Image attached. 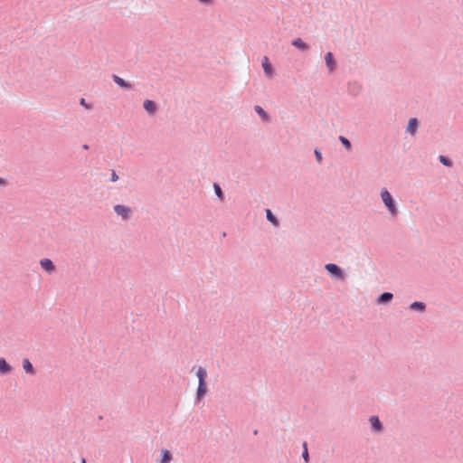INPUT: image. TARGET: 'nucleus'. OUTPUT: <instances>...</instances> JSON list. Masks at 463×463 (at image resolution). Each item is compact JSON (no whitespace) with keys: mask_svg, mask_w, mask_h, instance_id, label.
I'll list each match as a JSON object with an SVG mask.
<instances>
[{"mask_svg":"<svg viewBox=\"0 0 463 463\" xmlns=\"http://www.w3.org/2000/svg\"><path fill=\"white\" fill-rule=\"evenodd\" d=\"M393 298V294L391 292H383L376 299L377 304L384 305L391 302Z\"/></svg>","mask_w":463,"mask_h":463,"instance_id":"9d476101","label":"nucleus"},{"mask_svg":"<svg viewBox=\"0 0 463 463\" xmlns=\"http://www.w3.org/2000/svg\"><path fill=\"white\" fill-rule=\"evenodd\" d=\"M418 128L419 120L416 118H411L409 119L406 131L411 135H414L417 132Z\"/></svg>","mask_w":463,"mask_h":463,"instance_id":"9b49d317","label":"nucleus"},{"mask_svg":"<svg viewBox=\"0 0 463 463\" xmlns=\"http://www.w3.org/2000/svg\"><path fill=\"white\" fill-rule=\"evenodd\" d=\"M371 428L374 432H381L383 430V423L378 416H371L369 419Z\"/></svg>","mask_w":463,"mask_h":463,"instance_id":"0eeeda50","label":"nucleus"},{"mask_svg":"<svg viewBox=\"0 0 463 463\" xmlns=\"http://www.w3.org/2000/svg\"><path fill=\"white\" fill-rule=\"evenodd\" d=\"M196 375L198 377V383H206L207 372L203 367H199Z\"/></svg>","mask_w":463,"mask_h":463,"instance_id":"aec40b11","label":"nucleus"},{"mask_svg":"<svg viewBox=\"0 0 463 463\" xmlns=\"http://www.w3.org/2000/svg\"><path fill=\"white\" fill-rule=\"evenodd\" d=\"M80 104L82 107H84L85 109H92V105H91V104H90V103H88V102L86 101V99H83V98H82V99H80Z\"/></svg>","mask_w":463,"mask_h":463,"instance_id":"393cba45","label":"nucleus"},{"mask_svg":"<svg viewBox=\"0 0 463 463\" xmlns=\"http://www.w3.org/2000/svg\"><path fill=\"white\" fill-rule=\"evenodd\" d=\"M302 458L303 459L306 461V462H308L309 460V454H308V451H307V449H306L303 453H302Z\"/></svg>","mask_w":463,"mask_h":463,"instance_id":"bb28decb","label":"nucleus"},{"mask_svg":"<svg viewBox=\"0 0 463 463\" xmlns=\"http://www.w3.org/2000/svg\"><path fill=\"white\" fill-rule=\"evenodd\" d=\"M172 459V454L167 449L161 452V463H169Z\"/></svg>","mask_w":463,"mask_h":463,"instance_id":"412c9836","label":"nucleus"},{"mask_svg":"<svg viewBox=\"0 0 463 463\" xmlns=\"http://www.w3.org/2000/svg\"><path fill=\"white\" fill-rule=\"evenodd\" d=\"M40 265L43 269H44L47 273L52 274L55 270V265L52 260L50 259H43L40 261Z\"/></svg>","mask_w":463,"mask_h":463,"instance_id":"1a4fd4ad","label":"nucleus"},{"mask_svg":"<svg viewBox=\"0 0 463 463\" xmlns=\"http://www.w3.org/2000/svg\"><path fill=\"white\" fill-rule=\"evenodd\" d=\"M80 463H87L85 458H82Z\"/></svg>","mask_w":463,"mask_h":463,"instance_id":"7c9ffc66","label":"nucleus"},{"mask_svg":"<svg viewBox=\"0 0 463 463\" xmlns=\"http://www.w3.org/2000/svg\"><path fill=\"white\" fill-rule=\"evenodd\" d=\"M409 308L412 311L422 313L426 310V304L421 301H414L410 305Z\"/></svg>","mask_w":463,"mask_h":463,"instance_id":"2eb2a0df","label":"nucleus"},{"mask_svg":"<svg viewBox=\"0 0 463 463\" xmlns=\"http://www.w3.org/2000/svg\"><path fill=\"white\" fill-rule=\"evenodd\" d=\"M338 139L347 151L352 150V144L347 137H345L344 136H339Z\"/></svg>","mask_w":463,"mask_h":463,"instance_id":"4be33fe9","label":"nucleus"},{"mask_svg":"<svg viewBox=\"0 0 463 463\" xmlns=\"http://www.w3.org/2000/svg\"><path fill=\"white\" fill-rule=\"evenodd\" d=\"M112 80L120 88L122 89H125V90H132L133 89V86L132 84H130L129 82H128L127 80H125L124 79H122L121 77L116 75V74H113L112 75Z\"/></svg>","mask_w":463,"mask_h":463,"instance_id":"423d86ee","label":"nucleus"},{"mask_svg":"<svg viewBox=\"0 0 463 463\" xmlns=\"http://www.w3.org/2000/svg\"><path fill=\"white\" fill-rule=\"evenodd\" d=\"M12 372V366L6 362L5 358H0V373L8 374Z\"/></svg>","mask_w":463,"mask_h":463,"instance_id":"dca6fc26","label":"nucleus"},{"mask_svg":"<svg viewBox=\"0 0 463 463\" xmlns=\"http://www.w3.org/2000/svg\"><path fill=\"white\" fill-rule=\"evenodd\" d=\"M266 218L274 226H279V222L278 218L273 214V213L269 209L266 210Z\"/></svg>","mask_w":463,"mask_h":463,"instance_id":"a211bd4d","label":"nucleus"},{"mask_svg":"<svg viewBox=\"0 0 463 463\" xmlns=\"http://www.w3.org/2000/svg\"><path fill=\"white\" fill-rule=\"evenodd\" d=\"M262 68H263L264 73H265V75L267 77H269V78L273 77L275 71H274V69H273V67H272L271 63L269 62V58L267 56H265L263 58Z\"/></svg>","mask_w":463,"mask_h":463,"instance_id":"39448f33","label":"nucleus"},{"mask_svg":"<svg viewBox=\"0 0 463 463\" xmlns=\"http://www.w3.org/2000/svg\"><path fill=\"white\" fill-rule=\"evenodd\" d=\"M291 44L301 52H307L309 46L301 38H296L292 41Z\"/></svg>","mask_w":463,"mask_h":463,"instance_id":"f8f14e48","label":"nucleus"},{"mask_svg":"<svg viewBox=\"0 0 463 463\" xmlns=\"http://www.w3.org/2000/svg\"><path fill=\"white\" fill-rule=\"evenodd\" d=\"M303 449H304V450H305L306 449H307V442H306V441L303 443Z\"/></svg>","mask_w":463,"mask_h":463,"instance_id":"c85d7f7f","label":"nucleus"},{"mask_svg":"<svg viewBox=\"0 0 463 463\" xmlns=\"http://www.w3.org/2000/svg\"><path fill=\"white\" fill-rule=\"evenodd\" d=\"M143 108L148 114H155L157 109L156 102L151 99H146L143 103Z\"/></svg>","mask_w":463,"mask_h":463,"instance_id":"ddd939ff","label":"nucleus"},{"mask_svg":"<svg viewBox=\"0 0 463 463\" xmlns=\"http://www.w3.org/2000/svg\"><path fill=\"white\" fill-rule=\"evenodd\" d=\"M381 198L383 200V203L388 209L389 213H391V215L396 216L398 213L396 203H395L392 195L390 194V192L386 188L382 189Z\"/></svg>","mask_w":463,"mask_h":463,"instance_id":"f257e3e1","label":"nucleus"},{"mask_svg":"<svg viewBox=\"0 0 463 463\" xmlns=\"http://www.w3.org/2000/svg\"><path fill=\"white\" fill-rule=\"evenodd\" d=\"M207 383H198V387L195 393V402H200L206 394Z\"/></svg>","mask_w":463,"mask_h":463,"instance_id":"20e7f679","label":"nucleus"},{"mask_svg":"<svg viewBox=\"0 0 463 463\" xmlns=\"http://www.w3.org/2000/svg\"><path fill=\"white\" fill-rule=\"evenodd\" d=\"M7 182L5 178L0 177V186H5Z\"/></svg>","mask_w":463,"mask_h":463,"instance_id":"cd10ccee","label":"nucleus"},{"mask_svg":"<svg viewBox=\"0 0 463 463\" xmlns=\"http://www.w3.org/2000/svg\"><path fill=\"white\" fill-rule=\"evenodd\" d=\"M325 61H326V65L327 67V69L329 70V71H334L336 68V61L334 58V55L331 52H328L326 55H325Z\"/></svg>","mask_w":463,"mask_h":463,"instance_id":"6e6552de","label":"nucleus"},{"mask_svg":"<svg viewBox=\"0 0 463 463\" xmlns=\"http://www.w3.org/2000/svg\"><path fill=\"white\" fill-rule=\"evenodd\" d=\"M325 269L328 274L335 279L343 280L345 279V273L343 269L335 263H328L325 265Z\"/></svg>","mask_w":463,"mask_h":463,"instance_id":"f03ea898","label":"nucleus"},{"mask_svg":"<svg viewBox=\"0 0 463 463\" xmlns=\"http://www.w3.org/2000/svg\"><path fill=\"white\" fill-rule=\"evenodd\" d=\"M113 210L122 218L123 221H128L132 216V210L129 206L124 204H116L114 205Z\"/></svg>","mask_w":463,"mask_h":463,"instance_id":"7ed1b4c3","label":"nucleus"},{"mask_svg":"<svg viewBox=\"0 0 463 463\" xmlns=\"http://www.w3.org/2000/svg\"><path fill=\"white\" fill-rule=\"evenodd\" d=\"M213 189H214V193H215L216 196L218 197V199L221 202H223L225 199V196H224V193H223L222 187L220 186V184L217 183H214Z\"/></svg>","mask_w":463,"mask_h":463,"instance_id":"6ab92c4d","label":"nucleus"},{"mask_svg":"<svg viewBox=\"0 0 463 463\" xmlns=\"http://www.w3.org/2000/svg\"><path fill=\"white\" fill-rule=\"evenodd\" d=\"M23 369L25 371L26 373H28L30 375H35V373H36V371H35L33 365L32 364L30 360L27 358L23 360Z\"/></svg>","mask_w":463,"mask_h":463,"instance_id":"4468645a","label":"nucleus"},{"mask_svg":"<svg viewBox=\"0 0 463 463\" xmlns=\"http://www.w3.org/2000/svg\"><path fill=\"white\" fill-rule=\"evenodd\" d=\"M314 154H315V157H316L317 162L318 164H321L322 161H323V156H322L321 151L318 148H316L314 150Z\"/></svg>","mask_w":463,"mask_h":463,"instance_id":"b1692460","label":"nucleus"},{"mask_svg":"<svg viewBox=\"0 0 463 463\" xmlns=\"http://www.w3.org/2000/svg\"><path fill=\"white\" fill-rule=\"evenodd\" d=\"M118 180V175H117L115 170H112L111 171L110 181L111 182H117Z\"/></svg>","mask_w":463,"mask_h":463,"instance_id":"a878e982","label":"nucleus"},{"mask_svg":"<svg viewBox=\"0 0 463 463\" xmlns=\"http://www.w3.org/2000/svg\"><path fill=\"white\" fill-rule=\"evenodd\" d=\"M254 110L260 117V118L263 121H265V122L269 121V119H270L269 115L260 106H259V105L255 106Z\"/></svg>","mask_w":463,"mask_h":463,"instance_id":"f3484780","label":"nucleus"},{"mask_svg":"<svg viewBox=\"0 0 463 463\" xmlns=\"http://www.w3.org/2000/svg\"><path fill=\"white\" fill-rule=\"evenodd\" d=\"M439 162L444 165L445 166H452L453 163L451 161V159H449V157L445 156H439Z\"/></svg>","mask_w":463,"mask_h":463,"instance_id":"5701e85b","label":"nucleus"},{"mask_svg":"<svg viewBox=\"0 0 463 463\" xmlns=\"http://www.w3.org/2000/svg\"><path fill=\"white\" fill-rule=\"evenodd\" d=\"M82 147H83V149H85V150L89 149V146H88L87 144L83 145V146H82Z\"/></svg>","mask_w":463,"mask_h":463,"instance_id":"c756f323","label":"nucleus"}]
</instances>
